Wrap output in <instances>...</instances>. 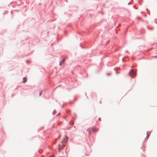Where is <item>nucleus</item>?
I'll return each instance as SVG.
<instances>
[{"mask_svg":"<svg viewBox=\"0 0 157 157\" xmlns=\"http://www.w3.org/2000/svg\"><path fill=\"white\" fill-rule=\"evenodd\" d=\"M63 146H64H64H65V145H63Z\"/></svg>","mask_w":157,"mask_h":157,"instance_id":"nucleus-11","label":"nucleus"},{"mask_svg":"<svg viewBox=\"0 0 157 157\" xmlns=\"http://www.w3.org/2000/svg\"><path fill=\"white\" fill-rule=\"evenodd\" d=\"M97 129L96 128H93V130L94 132H95L97 131Z\"/></svg>","mask_w":157,"mask_h":157,"instance_id":"nucleus-6","label":"nucleus"},{"mask_svg":"<svg viewBox=\"0 0 157 157\" xmlns=\"http://www.w3.org/2000/svg\"><path fill=\"white\" fill-rule=\"evenodd\" d=\"M56 142H55L54 143V144H55Z\"/></svg>","mask_w":157,"mask_h":157,"instance_id":"nucleus-14","label":"nucleus"},{"mask_svg":"<svg viewBox=\"0 0 157 157\" xmlns=\"http://www.w3.org/2000/svg\"><path fill=\"white\" fill-rule=\"evenodd\" d=\"M129 74L131 77L134 78L136 76V74L133 71V70L131 69L130 71Z\"/></svg>","mask_w":157,"mask_h":157,"instance_id":"nucleus-1","label":"nucleus"},{"mask_svg":"<svg viewBox=\"0 0 157 157\" xmlns=\"http://www.w3.org/2000/svg\"><path fill=\"white\" fill-rule=\"evenodd\" d=\"M49 157H54V155H52L49 156Z\"/></svg>","mask_w":157,"mask_h":157,"instance_id":"nucleus-8","label":"nucleus"},{"mask_svg":"<svg viewBox=\"0 0 157 157\" xmlns=\"http://www.w3.org/2000/svg\"><path fill=\"white\" fill-rule=\"evenodd\" d=\"M68 138L67 136H66L64 139L62 141L61 143L63 144V143H66L67 140Z\"/></svg>","mask_w":157,"mask_h":157,"instance_id":"nucleus-2","label":"nucleus"},{"mask_svg":"<svg viewBox=\"0 0 157 157\" xmlns=\"http://www.w3.org/2000/svg\"><path fill=\"white\" fill-rule=\"evenodd\" d=\"M60 114V113H59V114H58V115H59Z\"/></svg>","mask_w":157,"mask_h":157,"instance_id":"nucleus-13","label":"nucleus"},{"mask_svg":"<svg viewBox=\"0 0 157 157\" xmlns=\"http://www.w3.org/2000/svg\"><path fill=\"white\" fill-rule=\"evenodd\" d=\"M65 61V59H63V60H62L61 62L60 63V65H61V64H62V63H64V62Z\"/></svg>","mask_w":157,"mask_h":157,"instance_id":"nucleus-5","label":"nucleus"},{"mask_svg":"<svg viewBox=\"0 0 157 157\" xmlns=\"http://www.w3.org/2000/svg\"><path fill=\"white\" fill-rule=\"evenodd\" d=\"M61 136V135H59V136L58 138L59 139L60 138Z\"/></svg>","mask_w":157,"mask_h":157,"instance_id":"nucleus-7","label":"nucleus"},{"mask_svg":"<svg viewBox=\"0 0 157 157\" xmlns=\"http://www.w3.org/2000/svg\"><path fill=\"white\" fill-rule=\"evenodd\" d=\"M27 82V79L26 77H24L23 78V82L25 83Z\"/></svg>","mask_w":157,"mask_h":157,"instance_id":"nucleus-4","label":"nucleus"},{"mask_svg":"<svg viewBox=\"0 0 157 157\" xmlns=\"http://www.w3.org/2000/svg\"><path fill=\"white\" fill-rule=\"evenodd\" d=\"M41 92H40L39 94V95L40 96L41 95Z\"/></svg>","mask_w":157,"mask_h":157,"instance_id":"nucleus-9","label":"nucleus"},{"mask_svg":"<svg viewBox=\"0 0 157 157\" xmlns=\"http://www.w3.org/2000/svg\"><path fill=\"white\" fill-rule=\"evenodd\" d=\"M111 75V74H107V75Z\"/></svg>","mask_w":157,"mask_h":157,"instance_id":"nucleus-10","label":"nucleus"},{"mask_svg":"<svg viewBox=\"0 0 157 157\" xmlns=\"http://www.w3.org/2000/svg\"><path fill=\"white\" fill-rule=\"evenodd\" d=\"M62 149V147L61 146L60 144H59L58 145V149L59 151V152H60Z\"/></svg>","mask_w":157,"mask_h":157,"instance_id":"nucleus-3","label":"nucleus"},{"mask_svg":"<svg viewBox=\"0 0 157 157\" xmlns=\"http://www.w3.org/2000/svg\"><path fill=\"white\" fill-rule=\"evenodd\" d=\"M99 120H101L100 118H99Z\"/></svg>","mask_w":157,"mask_h":157,"instance_id":"nucleus-12","label":"nucleus"}]
</instances>
